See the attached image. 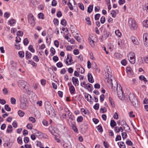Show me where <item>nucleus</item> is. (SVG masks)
<instances>
[{
  "mask_svg": "<svg viewBox=\"0 0 148 148\" xmlns=\"http://www.w3.org/2000/svg\"><path fill=\"white\" fill-rule=\"evenodd\" d=\"M88 78L89 82L92 83L94 82V79L91 73H88Z\"/></svg>",
  "mask_w": 148,
  "mask_h": 148,
  "instance_id": "f8f14e48",
  "label": "nucleus"
},
{
  "mask_svg": "<svg viewBox=\"0 0 148 148\" xmlns=\"http://www.w3.org/2000/svg\"><path fill=\"white\" fill-rule=\"evenodd\" d=\"M29 43V41L28 39L27 38H25L23 40V44L25 45H27Z\"/></svg>",
  "mask_w": 148,
  "mask_h": 148,
  "instance_id": "79ce46f5",
  "label": "nucleus"
},
{
  "mask_svg": "<svg viewBox=\"0 0 148 148\" xmlns=\"http://www.w3.org/2000/svg\"><path fill=\"white\" fill-rule=\"evenodd\" d=\"M70 125L72 127V129L76 133L78 132V130L77 129L76 126L74 124Z\"/></svg>",
  "mask_w": 148,
  "mask_h": 148,
  "instance_id": "6ab92c4d",
  "label": "nucleus"
},
{
  "mask_svg": "<svg viewBox=\"0 0 148 148\" xmlns=\"http://www.w3.org/2000/svg\"><path fill=\"white\" fill-rule=\"evenodd\" d=\"M129 61L132 64H134L135 62V58H128Z\"/></svg>",
  "mask_w": 148,
  "mask_h": 148,
  "instance_id": "4c0bfd02",
  "label": "nucleus"
},
{
  "mask_svg": "<svg viewBox=\"0 0 148 148\" xmlns=\"http://www.w3.org/2000/svg\"><path fill=\"white\" fill-rule=\"evenodd\" d=\"M73 60L71 55H68L67 56L66 59L64 61L66 64L70 65L73 63L72 62Z\"/></svg>",
  "mask_w": 148,
  "mask_h": 148,
  "instance_id": "1a4fd4ad",
  "label": "nucleus"
},
{
  "mask_svg": "<svg viewBox=\"0 0 148 148\" xmlns=\"http://www.w3.org/2000/svg\"><path fill=\"white\" fill-rule=\"evenodd\" d=\"M35 134L36 136H38V137L41 138L42 136V133L39 131H37L36 132Z\"/></svg>",
  "mask_w": 148,
  "mask_h": 148,
  "instance_id": "bb28decb",
  "label": "nucleus"
},
{
  "mask_svg": "<svg viewBox=\"0 0 148 148\" xmlns=\"http://www.w3.org/2000/svg\"><path fill=\"white\" fill-rule=\"evenodd\" d=\"M105 21H106V19H105V18L104 16H102L101 18L100 21L101 23L102 24L104 23H105Z\"/></svg>",
  "mask_w": 148,
  "mask_h": 148,
  "instance_id": "37998d69",
  "label": "nucleus"
},
{
  "mask_svg": "<svg viewBox=\"0 0 148 148\" xmlns=\"http://www.w3.org/2000/svg\"><path fill=\"white\" fill-rule=\"evenodd\" d=\"M18 113L21 117L23 116L25 114V113L23 111L20 110L18 111Z\"/></svg>",
  "mask_w": 148,
  "mask_h": 148,
  "instance_id": "cd10ccee",
  "label": "nucleus"
},
{
  "mask_svg": "<svg viewBox=\"0 0 148 148\" xmlns=\"http://www.w3.org/2000/svg\"><path fill=\"white\" fill-rule=\"evenodd\" d=\"M121 63L122 64L123 66H125L127 64L126 60L125 59L122 60L121 61Z\"/></svg>",
  "mask_w": 148,
  "mask_h": 148,
  "instance_id": "4d7b16f0",
  "label": "nucleus"
},
{
  "mask_svg": "<svg viewBox=\"0 0 148 148\" xmlns=\"http://www.w3.org/2000/svg\"><path fill=\"white\" fill-rule=\"evenodd\" d=\"M77 120L78 122H81L83 120V118L81 116H79L77 118Z\"/></svg>",
  "mask_w": 148,
  "mask_h": 148,
  "instance_id": "473e14b6",
  "label": "nucleus"
},
{
  "mask_svg": "<svg viewBox=\"0 0 148 148\" xmlns=\"http://www.w3.org/2000/svg\"><path fill=\"white\" fill-rule=\"evenodd\" d=\"M5 108L6 110L8 111H11V108L9 107L8 105L6 104L5 106Z\"/></svg>",
  "mask_w": 148,
  "mask_h": 148,
  "instance_id": "c03bdc74",
  "label": "nucleus"
},
{
  "mask_svg": "<svg viewBox=\"0 0 148 148\" xmlns=\"http://www.w3.org/2000/svg\"><path fill=\"white\" fill-rule=\"evenodd\" d=\"M56 66L58 68H61L63 66L62 63L61 62H59L56 64Z\"/></svg>",
  "mask_w": 148,
  "mask_h": 148,
  "instance_id": "3c124183",
  "label": "nucleus"
},
{
  "mask_svg": "<svg viewBox=\"0 0 148 148\" xmlns=\"http://www.w3.org/2000/svg\"><path fill=\"white\" fill-rule=\"evenodd\" d=\"M110 14L113 17L115 18L116 17V12L115 10H111Z\"/></svg>",
  "mask_w": 148,
  "mask_h": 148,
  "instance_id": "c85d7f7f",
  "label": "nucleus"
},
{
  "mask_svg": "<svg viewBox=\"0 0 148 148\" xmlns=\"http://www.w3.org/2000/svg\"><path fill=\"white\" fill-rule=\"evenodd\" d=\"M68 5L70 9L71 10H72L73 9V6L72 5L71 3L70 2H68Z\"/></svg>",
  "mask_w": 148,
  "mask_h": 148,
  "instance_id": "774afa93",
  "label": "nucleus"
},
{
  "mask_svg": "<svg viewBox=\"0 0 148 148\" xmlns=\"http://www.w3.org/2000/svg\"><path fill=\"white\" fill-rule=\"evenodd\" d=\"M115 33L116 35L119 37H121V32H120L119 31V30H116L115 31Z\"/></svg>",
  "mask_w": 148,
  "mask_h": 148,
  "instance_id": "c9c22d12",
  "label": "nucleus"
},
{
  "mask_svg": "<svg viewBox=\"0 0 148 148\" xmlns=\"http://www.w3.org/2000/svg\"><path fill=\"white\" fill-rule=\"evenodd\" d=\"M32 56L31 53L28 51H26L25 53V56L26 58L30 59Z\"/></svg>",
  "mask_w": 148,
  "mask_h": 148,
  "instance_id": "4be33fe9",
  "label": "nucleus"
},
{
  "mask_svg": "<svg viewBox=\"0 0 148 148\" xmlns=\"http://www.w3.org/2000/svg\"><path fill=\"white\" fill-rule=\"evenodd\" d=\"M109 101L110 102V103L112 106V107H113L114 106V102L113 101V100L112 98H111L110 97H109Z\"/></svg>",
  "mask_w": 148,
  "mask_h": 148,
  "instance_id": "49530a36",
  "label": "nucleus"
},
{
  "mask_svg": "<svg viewBox=\"0 0 148 148\" xmlns=\"http://www.w3.org/2000/svg\"><path fill=\"white\" fill-rule=\"evenodd\" d=\"M29 119L33 123H34L36 122V119L35 118L32 117H30L29 118Z\"/></svg>",
  "mask_w": 148,
  "mask_h": 148,
  "instance_id": "de8ad7c7",
  "label": "nucleus"
},
{
  "mask_svg": "<svg viewBox=\"0 0 148 148\" xmlns=\"http://www.w3.org/2000/svg\"><path fill=\"white\" fill-rule=\"evenodd\" d=\"M119 128L120 127L117 126L114 127V130L116 133H118L120 131Z\"/></svg>",
  "mask_w": 148,
  "mask_h": 148,
  "instance_id": "ea45409f",
  "label": "nucleus"
},
{
  "mask_svg": "<svg viewBox=\"0 0 148 148\" xmlns=\"http://www.w3.org/2000/svg\"><path fill=\"white\" fill-rule=\"evenodd\" d=\"M10 16V13H8V12H5L4 14V17L6 18H8Z\"/></svg>",
  "mask_w": 148,
  "mask_h": 148,
  "instance_id": "864d4df0",
  "label": "nucleus"
},
{
  "mask_svg": "<svg viewBox=\"0 0 148 148\" xmlns=\"http://www.w3.org/2000/svg\"><path fill=\"white\" fill-rule=\"evenodd\" d=\"M131 39L132 42L133 43L136 45H139V42L137 40V38L134 36H132Z\"/></svg>",
  "mask_w": 148,
  "mask_h": 148,
  "instance_id": "9b49d317",
  "label": "nucleus"
},
{
  "mask_svg": "<svg viewBox=\"0 0 148 148\" xmlns=\"http://www.w3.org/2000/svg\"><path fill=\"white\" fill-rule=\"evenodd\" d=\"M99 104L98 103H96L93 106L94 108L96 110H98L99 109Z\"/></svg>",
  "mask_w": 148,
  "mask_h": 148,
  "instance_id": "8fccbe9b",
  "label": "nucleus"
},
{
  "mask_svg": "<svg viewBox=\"0 0 148 148\" xmlns=\"http://www.w3.org/2000/svg\"><path fill=\"white\" fill-rule=\"evenodd\" d=\"M122 136V138L124 139L126 138L127 137V134L125 132H123L121 134Z\"/></svg>",
  "mask_w": 148,
  "mask_h": 148,
  "instance_id": "5fc2aeb1",
  "label": "nucleus"
},
{
  "mask_svg": "<svg viewBox=\"0 0 148 148\" xmlns=\"http://www.w3.org/2000/svg\"><path fill=\"white\" fill-rule=\"evenodd\" d=\"M45 107L47 113L50 116L52 117L55 116L56 114L54 113L55 111L49 101H47L45 102Z\"/></svg>",
  "mask_w": 148,
  "mask_h": 148,
  "instance_id": "f03ea898",
  "label": "nucleus"
},
{
  "mask_svg": "<svg viewBox=\"0 0 148 148\" xmlns=\"http://www.w3.org/2000/svg\"><path fill=\"white\" fill-rule=\"evenodd\" d=\"M16 21L14 19H12L10 21V23L11 25H13L15 23Z\"/></svg>",
  "mask_w": 148,
  "mask_h": 148,
  "instance_id": "0e129e2a",
  "label": "nucleus"
},
{
  "mask_svg": "<svg viewBox=\"0 0 148 148\" xmlns=\"http://www.w3.org/2000/svg\"><path fill=\"white\" fill-rule=\"evenodd\" d=\"M17 141L18 143L19 144H21L22 143V138L20 136L17 138Z\"/></svg>",
  "mask_w": 148,
  "mask_h": 148,
  "instance_id": "603ef678",
  "label": "nucleus"
},
{
  "mask_svg": "<svg viewBox=\"0 0 148 148\" xmlns=\"http://www.w3.org/2000/svg\"><path fill=\"white\" fill-rule=\"evenodd\" d=\"M18 54L20 57L23 58L24 56V53L23 51H20L18 52Z\"/></svg>",
  "mask_w": 148,
  "mask_h": 148,
  "instance_id": "f704fd0d",
  "label": "nucleus"
},
{
  "mask_svg": "<svg viewBox=\"0 0 148 148\" xmlns=\"http://www.w3.org/2000/svg\"><path fill=\"white\" fill-rule=\"evenodd\" d=\"M85 20L87 22V24L89 25H91V22L90 20V18L88 17L85 18Z\"/></svg>",
  "mask_w": 148,
  "mask_h": 148,
  "instance_id": "7c9ffc66",
  "label": "nucleus"
},
{
  "mask_svg": "<svg viewBox=\"0 0 148 148\" xmlns=\"http://www.w3.org/2000/svg\"><path fill=\"white\" fill-rule=\"evenodd\" d=\"M97 129H98V131L99 132H102L103 131V129H102V127L100 125H99L98 126H97Z\"/></svg>",
  "mask_w": 148,
  "mask_h": 148,
  "instance_id": "680f3d73",
  "label": "nucleus"
},
{
  "mask_svg": "<svg viewBox=\"0 0 148 148\" xmlns=\"http://www.w3.org/2000/svg\"><path fill=\"white\" fill-rule=\"evenodd\" d=\"M139 79L141 81H143L145 83L147 82V80L143 75H140L139 77Z\"/></svg>",
  "mask_w": 148,
  "mask_h": 148,
  "instance_id": "b1692460",
  "label": "nucleus"
},
{
  "mask_svg": "<svg viewBox=\"0 0 148 148\" xmlns=\"http://www.w3.org/2000/svg\"><path fill=\"white\" fill-rule=\"evenodd\" d=\"M143 26L145 27H148V21L147 20H144L143 22Z\"/></svg>",
  "mask_w": 148,
  "mask_h": 148,
  "instance_id": "2f4dec72",
  "label": "nucleus"
},
{
  "mask_svg": "<svg viewBox=\"0 0 148 148\" xmlns=\"http://www.w3.org/2000/svg\"><path fill=\"white\" fill-rule=\"evenodd\" d=\"M36 145L37 146H39L40 148H44V147H42L41 143L40 142H38L36 143Z\"/></svg>",
  "mask_w": 148,
  "mask_h": 148,
  "instance_id": "052dcab7",
  "label": "nucleus"
},
{
  "mask_svg": "<svg viewBox=\"0 0 148 148\" xmlns=\"http://www.w3.org/2000/svg\"><path fill=\"white\" fill-rule=\"evenodd\" d=\"M67 121L69 125H73L75 123V117L73 115L72 113H69V115L67 116Z\"/></svg>",
  "mask_w": 148,
  "mask_h": 148,
  "instance_id": "0eeeda50",
  "label": "nucleus"
},
{
  "mask_svg": "<svg viewBox=\"0 0 148 148\" xmlns=\"http://www.w3.org/2000/svg\"><path fill=\"white\" fill-rule=\"evenodd\" d=\"M64 110L65 113H67V116L69 115V113H71L69 110L66 108H64Z\"/></svg>",
  "mask_w": 148,
  "mask_h": 148,
  "instance_id": "a19ab883",
  "label": "nucleus"
},
{
  "mask_svg": "<svg viewBox=\"0 0 148 148\" xmlns=\"http://www.w3.org/2000/svg\"><path fill=\"white\" fill-rule=\"evenodd\" d=\"M17 35L19 36H22L23 35V33L21 31H19L17 32Z\"/></svg>",
  "mask_w": 148,
  "mask_h": 148,
  "instance_id": "338daca9",
  "label": "nucleus"
},
{
  "mask_svg": "<svg viewBox=\"0 0 148 148\" xmlns=\"http://www.w3.org/2000/svg\"><path fill=\"white\" fill-rule=\"evenodd\" d=\"M126 71L127 73L132 74L133 71L132 69L130 67H127L126 69Z\"/></svg>",
  "mask_w": 148,
  "mask_h": 148,
  "instance_id": "aec40b11",
  "label": "nucleus"
},
{
  "mask_svg": "<svg viewBox=\"0 0 148 148\" xmlns=\"http://www.w3.org/2000/svg\"><path fill=\"white\" fill-rule=\"evenodd\" d=\"M100 16L99 14H96L95 16V20H98L99 19Z\"/></svg>",
  "mask_w": 148,
  "mask_h": 148,
  "instance_id": "a18cd8bd",
  "label": "nucleus"
},
{
  "mask_svg": "<svg viewBox=\"0 0 148 148\" xmlns=\"http://www.w3.org/2000/svg\"><path fill=\"white\" fill-rule=\"evenodd\" d=\"M28 49L32 53H34L35 52V50L33 49V46L32 45H30L29 46Z\"/></svg>",
  "mask_w": 148,
  "mask_h": 148,
  "instance_id": "58836bf2",
  "label": "nucleus"
},
{
  "mask_svg": "<svg viewBox=\"0 0 148 148\" xmlns=\"http://www.w3.org/2000/svg\"><path fill=\"white\" fill-rule=\"evenodd\" d=\"M61 24L64 26H66V21L64 19H62L61 21Z\"/></svg>",
  "mask_w": 148,
  "mask_h": 148,
  "instance_id": "09e8293b",
  "label": "nucleus"
},
{
  "mask_svg": "<svg viewBox=\"0 0 148 148\" xmlns=\"http://www.w3.org/2000/svg\"><path fill=\"white\" fill-rule=\"evenodd\" d=\"M16 100L14 97H11L10 99V101L12 104H16Z\"/></svg>",
  "mask_w": 148,
  "mask_h": 148,
  "instance_id": "72a5a7b5",
  "label": "nucleus"
},
{
  "mask_svg": "<svg viewBox=\"0 0 148 148\" xmlns=\"http://www.w3.org/2000/svg\"><path fill=\"white\" fill-rule=\"evenodd\" d=\"M91 85H92L90 84H89L88 85L87 84L86 86H84V87L85 88H86L89 91H91L92 90V89L91 88Z\"/></svg>",
  "mask_w": 148,
  "mask_h": 148,
  "instance_id": "c756f323",
  "label": "nucleus"
},
{
  "mask_svg": "<svg viewBox=\"0 0 148 148\" xmlns=\"http://www.w3.org/2000/svg\"><path fill=\"white\" fill-rule=\"evenodd\" d=\"M106 80L108 83L110 84L112 88L114 91H116L118 97L119 99L123 100L124 99L123 95L122 88L120 85L119 86L117 84V82L115 81L114 82V86L112 83V79H110L109 78H107Z\"/></svg>",
  "mask_w": 148,
  "mask_h": 148,
  "instance_id": "f257e3e1",
  "label": "nucleus"
},
{
  "mask_svg": "<svg viewBox=\"0 0 148 148\" xmlns=\"http://www.w3.org/2000/svg\"><path fill=\"white\" fill-rule=\"evenodd\" d=\"M128 58H135V54L134 52H130V53L129 55L128 56Z\"/></svg>",
  "mask_w": 148,
  "mask_h": 148,
  "instance_id": "a211bd4d",
  "label": "nucleus"
},
{
  "mask_svg": "<svg viewBox=\"0 0 148 148\" xmlns=\"http://www.w3.org/2000/svg\"><path fill=\"white\" fill-rule=\"evenodd\" d=\"M29 63H30L33 67H34L35 68H36L37 66V64L36 63L34 62L32 60H29Z\"/></svg>",
  "mask_w": 148,
  "mask_h": 148,
  "instance_id": "393cba45",
  "label": "nucleus"
},
{
  "mask_svg": "<svg viewBox=\"0 0 148 148\" xmlns=\"http://www.w3.org/2000/svg\"><path fill=\"white\" fill-rule=\"evenodd\" d=\"M69 90L71 94V95H73L75 94V89L74 86L72 85L69 88Z\"/></svg>",
  "mask_w": 148,
  "mask_h": 148,
  "instance_id": "4468645a",
  "label": "nucleus"
},
{
  "mask_svg": "<svg viewBox=\"0 0 148 148\" xmlns=\"http://www.w3.org/2000/svg\"><path fill=\"white\" fill-rule=\"evenodd\" d=\"M64 148H71V143L68 142L65 143L64 145Z\"/></svg>",
  "mask_w": 148,
  "mask_h": 148,
  "instance_id": "dca6fc26",
  "label": "nucleus"
},
{
  "mask_svg": "<svg viewBox=\"0 0 148 148\" xmlns=\"http://www.w3.org/2000/svg\"><path fill=\"white\" fill-rule=\"evenodd\" d=\"M29 138L28 137H26L24 138V141L25 143H27L29 142Z\"/></svg>",
  "mask_w": 148,
  "mask_h": 148,
  "instance_id": "13d9d810",
  "label": "nucleus"
},
{
  "mask_svg": "<svg viewBox=\"0 0 148 148\" xmlns=\"http://www.w3.org/2000/svg\"><path fill=\"white\" fill-rule=\"evenodd\" d=\"M79 8L82 10H84V7L83 4L82 3H79Z\"/></svg>",
  "mask_w": 148,
  "mask_h": 148,
  "instance_id": "6e6d98bb",
  "label": "nucleus"
},
{
  "mask_svg": "<svg viewBox=\"0 0 148 148\" xmlns=\"http://www.w3.org/2000/svg\"><path fill=\"white\" fill-rule=\"evenodd\" d=\"M33 59L36 62H38L39 61V59L37 56H35L33 58Z\"/></svg>",
  "mask_w": 148,
  "mask_h": 148,
  "instance_id": "69168bd1",
  "label": "nucleus"
},
{
  "mask_svg": "<svg viewBox=\"0 0 148 148\" xmlns=\"http://www.w3.org/2000/svg\"><path fill=\"white\" fill-rule=\"evenodd\" d=\"M50 51L53 55H54L55 54L56 51L55 49L51 47L50 49Z\"/></svg>",
  "mask_w": 148,
  "mask_h": 148,
  "instance_id": "e2e57ef3",
  "label": "nucleus"
},
{
  "mask_svg": "<svg viewBox=\"0 0 148 148\" xmlns=\"http://www.w3.org/2000/svg\"><path fill=\"white\" fill-rule=\"evenodd\" d=\"M109 34L106 31L104 32V34L103 36V37L106 39L107 38L109 37Z\"/></svg>",
  "mask_w": 148,
  "mask_h": 148,
  "instance_id": "e433bc0d",
  "label": "nucleus"
},
{
  "mask_svg": "<svg viewBox=\"0 0 148 148\" xmlns=\"http://www.w3.org/2000/svg\"><path fill=\"white\" fill-rule=\"evenodd\" d=\"M25 99L24 98V96H21L20 98V101L21 103L20 104V107L23 110L27 108V106L26 104V101L25 100Z\"/></svg>",
  "mask_w": 148,
  "mask_h": 148,
  "instance_id": "423d86ee",
  "label": "nucleus"
},
{
  "mask_svg": "<svg viewBox=\"0 0 148 148\" xmlns=\"http://www.w3.org/2000/svg\"><path fill=\"white\" fill-rule=\"evenodd\" d=\"M105 97L104 95L103 94L101 95L100 97V101L102 102L104 99Z\"/></svg>",
  "mask_w": 148,
  "mask_h": 148,
  "instance_id": "bf43d9fd",
  "label": "nucleus"
},
{
  "mask_svg": "<svg viewBox=\"0 0 148 148\" xmlns=\"http://www.w3.org/2000/svg\"><path fill=\"white\" fill-rule=\"evenodd\" d=\"M144 44L145 46H148V34L145 33L143 35Z\"/></svg>",
  "mask_w": 148,
  "mask_h": 148,
  "instance_id": "9d476101",
  "label": "nucleus"
},
{
  "mask_svg": "<svg viewBox=\"0 0 148 148\" xmlns=\"http://www.w3.org/2000/svg\"><path fill=\"white\" fill-rule=\"evenodd\" d=\"M72 81L74 85L77 86L79 85V81L77 77H73L72 78Z\"/></svg>",
  "mask_w": 148,
  "mask_h": 148,
  "instance_id": "ddd939ff",
  "label": "nucleus"
},
{
  "mask_svg": "<svg viewBox=\"0 0 148 148\" xmlns=\"http://www.w3.org/2000/svg\"><path fill=\"white\" fill-rule=\"evenodd\" d=\"M18 84L19 87L25 92L29 90H28V84L24 81L19 80L18 82Z\"/></svg>",
  "mask_w": 148,
  "mask_h": 148,
  "instance_id": "20e7f679",
  "label": "nucleus"
},
{
  "mask_svg": "<svg viewBox=\"0 0 148 148\" xmlns=\"http://www.w3.org/2000/svg\"><path fill=\"white\" fill-rule=\"evenodd\" d=\"M116 125V123L115 121L113 120H111L110 123V125L111 126L113 127Z\"/></svg>",
  "mask_w": 148,
  "mask_h": 148,
  "instance_id": "5701e85b",
  "label": "nucleus"
},
{
  "mask_svg": "<svg viewBox=\"0 0 148 148\" xmlns=\"http://www.w3.org/2000/svg\"><path fill=\"white\" fill-rule=\"evenodd\" d=\"M93 5H90L88 7V10L87 11L88 12L90 13H91L93 10Z\"/></svg>",
  "mask_w": 148,
  "mask_h": 148,
  "instance_id": "a878e982",
  "label": "nucleus"
},
{
  "mask_svg": "<svg viewBox=\"0 0 148 148\" xmlns=\"http://www.w3.org/2000/svg\"><path fill=\"white\" fill-rule=\"evenodd\" d=\"M27 18L29 22L34 27L35 24V20L34 16L32 14H29L27 16Z\"/></svg>",
  "mask_w": 148,
  "mask_h": 148,
  "instance_id": "6e6552de",
  "label": "nucleus"
},
{
  "mask_svg": "<svg viewBox=\"0 0 148 148\" xmlns=\"http://www.w3.org/2000/svg\"><path fill=\"white\" fill-rule=\"evenodd\" d=\"M118 145L120 148H125V146L124 143L123 142H121L118 143Z\"/></svg>",
  "mask_w": 148,
  "mask_h": 148,
  "instance_id": "f3484780",
  "label": "nucleus"
},
{
  "mask_svg": "<svg viewBox=\"0 0 148 148\" xmlns=\"http://www.w3.org/2000/svg\"><path fill=\"white\" fill-rule=\"evenodd\" d=\"M129 98L131 103L135 107L138 108L139 107V105L137 99L135 97V96L134 94L130 93L129 95Z\"/></svg>",
  "mask_w": 148,
  "mask_h": 148,
  "instance_id": "7ed1b4c3",
  "label": "nucleus"
},
{
  "mask_svg": "<svg viewBox=\"0 0 148 148\" xmlns=\"http://www.w3.org/2000/svg\"><path fill=\"white\" fill-rule=\"evenodd\" d=\"M128 25L130 28H132L134 30L136 29L137 25L135 21L132 18L129 19L128 21Z\"/></svg>",
  "mask_w": 148,
  "mask_h": 148,
  "instance_id": "39448f33",
  "label": "nucleus"
},
{
  "mask_svg": "<svg viewBox=\"0 0 148 148\" xmlns=\"http://www.w3.org/2000/svg\"><path fill=\"white\" fill-rule=\"evenodd\" d=\"M7 132L8 133H11L12 131V127L11 125H9L7 130Z\"/></svg>",
  "mask_w": 148,
  "mask_h": 148,
  "instance_id": "412c9836",
  "label": "nucleus"
},
{
  "mask_svg": "<svg viewBox=\"0 0 148 148\" xmlns=\"http://www.w3.org/2000/svg\"><path fill=\"white\" fill-rule=\"evenodd\" d=\"M10 63L11 65V68L13 69H16V65L17 63L14 62V61H10Z\"/></svg>",
  "mask_w": 148,
  "mask_h": 148,
  "instance_id": "2eb2a0df",
  "label": "nucleus"
}]
</instances>
